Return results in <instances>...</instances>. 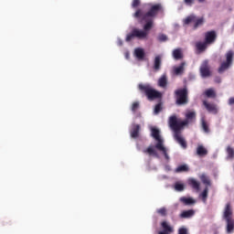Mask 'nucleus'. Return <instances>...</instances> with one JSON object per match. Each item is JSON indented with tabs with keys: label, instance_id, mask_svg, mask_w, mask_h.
<instances>
[{
	"label": "nucleus",
	"instance_id": "obj_1",
	"mask_svg": "<svg viewBox=\"0 0 234 234\" xmlns=\"http://www.w3.org/2000/svg\"><path fill=\"white\" fill-rule=\"evenodd\" d=\"M149 6L150 7L146 13H144L142 9H137L134 13L133 17L140 19V21H144L146 24L144 26V30L133 28L132 32L126 36L125 41H127V43L133 41L134 37L137 39H145L149 35V30L153 28V17H156L158 13L164 10L162 4H149Z\"/></svg>",
	"mask_w": 234,
	"mask_h": 234
},
{
	"label": "nucleus",
	"instance_id": "obj_2",
	"mask_svg": "<svg viewBox=\"0 0 234 234\" xmlns=\"http://www.w3.org/2000/svg\"><path fill=\"white\" fill-rule=\"evenodd\" d=\"M151 136H153V138L156 140L157 143L154 146H148L143 151V153H144V154H148L149 156H154L155 158H159L160 155H158V152H156L157 149V151H160L164 154L165 160L169 161L167 148H165V146L164 145V139L162 138V136H160V130H158L157 128H152Z\"/></svg>",
	"mask_w": 234,
	"mask_h": 234
},
{
	"label": "nucleus",
	"instance_id": "obj_3",
	"mask_svg": "<svg viewBox=\"0 0 234 234\" xmlns=\"http://www.w3.org/2000/svg\"><path fill=\"white\" fill-rule=\"evenodd\" d=\"M222 218L225 220L226 232L231 234L234 232V218H233V207L231 203H227L224 209Z\"/></svg>",
	"mask_w": 234,
	"mask_h": 234
},
{
	"label": "nucleus",
	"instance_id": "obj_4",
	"mask_svg": "<svg viewBox=\"0 0 234 234\" xmlns=\"http://www.w3.org/2000/svg\"><path fill=\"white\" fill-rule=\"evenodd\" d=\"M138 90L142 94H144L146 96L147 100L149 101H153L154 100H162V92L154 90L151 84L146 83V84H139L138 85Z\"/></svg>",
	"mask_w": 234,
	"mask_h": 234
},
{
	"label": "nucleus",
	"instance_id": "obj_5",
	"mask_svg": "<svg viewBox=\"0 0 234 234\" xmlns=\"http://www.w3.org/2000/svg\"><path fill=\"white\" fill-rule=\"evenodd\" d=\"M196 118H197V113L195 112H188L186 113V120L178 121V119L176 118V115H173L169 118L168 123L169 125H172L173 122H175L177 127H179L180 129H184L186 125H189V123H193Z\"/></svg>",
	"mask_w": 234,
	"mask_h": 234
},
{
	"label": "nucleus",
	"instance_id": "obj_6",
	"mask_svg": "<svg viewBox=\"0 0 234 234\" xmlns=\"http://www.w3.org/2000/svg\"><path fill=\"white\" fill-rule=\"evenodd\" d=\"M176 104L178 106L189 103V91L187 88L177 89L175 90Z\"/></svg>",
	"mask_w": 234,
	"mask_h": 234
},
{
	"label": "nucleus",
	"instance_id": "obj_7",
	"mask_svg": "<svg viewBox=\"0 0 234 234\" xmlns=\"http://www.w3.org/2000/svg\"><path fill=\"white\" fill-rule=\"evenodd\" d=\"M169 127L174 132V139L176 142H177L183 149H187V142H186V139H184L180 133L182 128L176 126V122H175V121H172V124H169Z\"/></svg>",
	"mask_w": 234,
	"mask_h": 234
},
{
	"label": "nucleus",
	"instance_id": "obj_8",
	"mask_svg": "<svg viewBox=\"0 0 234 234\" xmlns=\"http://www.w3.org/2000/svg\"><path fill=\"white\" fill-rule=\"evenodd\" d=\"M225 58H226V61H223L220 64L219 68L218 69V74H222L223 72H226V70H228V69H229V67L233 65V58H234L233 50H229L225 54Z\"/></svg>",
	"mask_w": 234,
	"mask_h": 234
},
{
	"label": "nucleus",
	"instance_id": "obj_9",
	"mask_svg": "<svg viewBox=\"0 0 234 234\" xmlns=\"http://www.w3.org/2000/svg\"><path fill=\"white\" fill-rule=\"evenodd\" d=\"M199 72L202 78H209L211 76V67H209V60H204L202 62Z\"/></svg>",
	"mask_w": 234,
	"mask_h": 234
},
{
	"label": "nucleus",
	"instance_id": "obj_10",
	"mask_svg": "<svg viewBox=\"0 0 234 234\" xmlns=\"http://www.w3.org/2000/svg\"><path fill=\"white\" fill-rule=\"evenodd\" d=\"M217 41V31L211 30L205 33V42L213 45Z\"/></svg>",
	"mask_w": 234,
	"mask_h": 234
},
{
	"label": "nucleus",
	"instance_id": "obj_11",
	"mask_svg": "<svg viewBox=\"0 0 234 234\" xmlns=\"http://www.w3.org/2000/svg\"><path fill=\"white\" fill-rule=\"evenodd\" d=\"M203 105L207 112H210L211 114H218V106H217V104L203 101Z\"/></svg>",
	"mask_w": 234,
	"mask_h": 234
},
{
	"label": "nucleus",
	"instance_id": "obj_12",
	"mask_svg": "<svg viewBox=\"0 0 234 234\" xmlns=\"http://www.w3.org/2000/svg\"><path fill=\"white\" fill-rule=\"evenodd\" d=\"M161 227L163 230L159 231L158 234H171L175 233V229L167 223V221L161 222Z\"/></svg>",
	"mask_w": 234,
	"mask_h": 234
},
{
	"label": "nucleus",
	"instance_id": "obj_13",
	"mask_svg": "<svg viewBox=\"0 0 234 234\" xmlns=\"http://www.w3.org/2000/svg\"><path fill=\"white\" fill-rule=\"evenodd\" d=\"M140 124H133L132 129L130 130V136L131 138H138L140 136Z\"/></svg>",
	"mask_w": 234,
	"mask_h": 234
},
{
	"label": "nucleus",
	"instance_id": "obj_14",
	"mask_svg": "<svg viewBox=\"0 0 234 234\" xmlns=\"http://www.w3.org/2000/svg\"><path fill=\"white\" fill-rule=\"evenodd\" d=\"M188 186L192 187V189H195V191H200V182H198L197 179L190 177L187 180Z\"/></svg>",
	"mask_w": 234,
	"mask_h": 234
},
{
	"label": "nucleus",
	"instance_id": "obj_15",
	"mask_svg": "<svg viewBox=\"0 0 234 234\" xmlns=\"http://www.w3.org/2000/svg\"><path fill=\"white\" fill-rule=\"evenodd\" d=\"M134 56L139 61H144L145 58V51L142 48H137L134 49Z\"/></svg>",
	"mask_w": 234,
	"mask_h": 234
},
{
	"label": "nucleus",
	"instance_id": "obj_16",
	"mask_svg": "<svg viewBox=\"0 0 234 234\" xmlns=\"http://www.w3.org/2000/svg\"><path fill=\"white\" fill-rule=\"evenodd\" d=\"M207 47H209V45L207 43H206V41L196 43V48H197L198 54H202V52H205L207 50Z\"/></svg>",
	"mask_w": 234,
	"mask_h": 234
},
{
	"label": "nucleus",
	"instance_id": "obj_17",
	"mask_svg": "<svg viewBox=\"0 0 234 234\" xmlns=\"http://www.w3.org/2000/svg\"><path fill=\"white\" fill-rule=\"evenodd\" d=\"M185 67H186V62H182L178 67H175L174 74L176 76H182V74H184V70H186Z\"/></svg>",
	"mask_w": 234,
	"mask_h": 234
},
{
	"label": "nucleus",
	"instance_id": "obj_18",
	"mask_svg": "<svg viewBox=\"0 0 234 234\" xmlns=\"http://www.w3.org/2000/svg\"><path fill=\"white\" fill-rule=\"evenodd\" d=\"M161 67H162V57L160 55H157L154 58V70L158 72V70H160Z\"/></svg>",
	"mask_w": 234,
	"mask_h": 234
},
{
	"label": "nucleus",
	"instance_id": "obj_19",
	"mask_svg": "<svg viewBox=\"0 0 234 234\" xmlns=\"http://www.w3.org/2000/svg\"><path fill=\"white\" fill-rule=\"evenodd\" d=\"M180 218H191V217H195V210H184L180 215Z\"/></svg>",
	"mask_w": 234,
	"mask_h": 234
},
{
	"label": "nucleus",
	"instance_id": "obj_20",
	"mask_svg": "<svg viewBox=\"0 0 234 234\" xmlns=\"http://www.w3.org/2000/svg\"><path fill=\"white\" fill-rule=\"evenodd\" d=\"M180 202H182V204H184L185 206H193V204H195L197 201H195V199L191 198V197H180Z\"/></svg>",
	"mask_w": 234,
	"mask_h": 234
},
{
	"label": "nucleus",
	"instance_id": "obj_21",
	"mask_svg": "<svg viewBox=\"0 0 234 234\" xmlns=\"http://www.w3.org/2000/svg\"><path fill=\"white\" fill-rule=\"evenodd\" d=\"M197 156H206L207 154V149L204 147V145L199 144L197 148Z\"/></svg>",
	"mask_w": 234,
	"mask_h": 234
},
{
	"label": "nucleus",
	"instance_id": "obj_22",
	"mask_svg": "<svg viewBox=\"0 0 234 234\" xmlns=\"http://www.w3.org/2000/svg\"><path fill=\"white\" fill-rule=\"evenodd\" d=\"M204 95L207 98H212V99L217 98V92L215 91V90L213 88L206 90L204 92Z\"/></svg>",
	"mask_w": 234,
	"mask_h": 234
},
{
	"label": "nucleus",
	"instance_id": "obj_23",
	"mask_svg": "<svg viewBox=\"0 0 234 234\" xmlns=\"http://www.w3.org/2000/svg\"><path fill=\"white\" fill-rule=\"evenodd\" d=\"M158 85L159 87H162L163 89H165L167 87V76L162 75V77L158 80Z\"/></svg>",
	"mask_w": 234,
	"mask_h": 234
},
{
	"label": "nucleus",
	"instance_id": "obj_24",
	"mask_svg": "<svg viewBox=\"0 0 234 234\" xmlns=\"http://www.w3.org/2000/svg\"><path fill=\"white\" fill-rule=\"evenodd\" d=\"M173 58L174 59H176V60L182 59V58H184V55L182 54V49L180 48L174 49Z\"/></svg>",
	"mask_w": 234,
	"mask_h": 234
},
{
	"label": "nucleus",
	"instance_id": "obj_25",
	"mask_svg": "<svg viewBox=\"0 0 234 234\" xmlns=\"http://www.w3.org/2000/svg\"><path fill=\"white\" fill-rule=\"evenodd\" d=\"M189 172V166L187 165H180L176 168V173H187Z\"/></svg>",
	"mask_w": 234,
	"mask_h": 234
},
{
	"label": "nucleus",
	"instance_id": "obj_26",
	"mask_svg": "<svg viewBox=\"0 0 234 234\" xmlns=\"http://www.w3.org/2000/svg\"><path fill=\"white\" fill-rule=\"evenodd\" d=\"M209 193V188L205 187V189L203 190V192L201 193L200 197L202 198V202H204V204H206V202H207V195Z\"/></svg>",
	"mask_w": 234,
	"mask_h": 234
},
{
	"label": "nucleus",
	"instance_id": "obj_27",
	"mask_svg": "<svg viewBox=\"0 0 234 234\" xmlns=\"http://www.w3.org/2000/svg\"><path fill=\"white\" fill-rule=\"evenodd\" d=\"M199 178L201 182L205 184V186H211V180H209V177H207V176H206L205 174L201 175Z\"/></svg>",
	"mask_w": 234,
	"mask_h": 234
},
{
	"label": "nucleus",
	"instance_id": "obj_28",
	"mask_svg": "<svg viewBox=\"0 0 234 234\" xmlns=\"http://www.w3.org/2000/svg\"><path fill=\"white\" fill-rule=\"evenodd\" d=\"M194 28L197 29L198 27H202L204 25V17L201 18H196L194 21Z\"/></svg>",
	"mask_w": 234,
	"mask_h": 234
},
{
	"label": "nucleus",
	"instance_id": "obj_29",
	"mask_svg": "<svg viewBox=\"0 0 234 234\" xmlns=\"http://www.w3.org/2000/svg\"><path fill=\"white\" fill-rule=\"evenodd\" d=\"M197 19V16H195V15H191L189 16H187L185 20H184V24L185 25H189V23H195V20Z\"/></svg>",
	"mask_w": 234,
	"mask_h": 234
},
{
	"label": "nucleus",
	"instance_id": "obj_30",
	"mask_svg": "<svg viewBox=\"0 0 234 234\" xmlns=\"http://www.w3.org/2000/svg\"><path fill=\"white\" fill-rule=\"evenodd\" d=\"M227 154H228V158H229V160H233L234 149L231 146L227 147Z\"/></svg>",
	"mask_w": 234,
	"mask_h": 234
},
{
	"label": "nucleus",
	"instance_id": "obj_31",
	"mask_svg": "<svg viewBox=\"0 0 234 234\" xmlns=\"http://www.w3.org/2000/svg\"><path fill=\"white\" fill-rule=\"evenodd\" d=\"M156 213L158 215H161V217H167V208L165 207H161L156 210Z\"/></svg>",
	"mask_w": 234,
	"mask_h": 234
},
{
	"label": "nucleus",
	"instance_id": "obj_32",
	"mask_svg": "<svg viewBox=\"0 0 234 234\" xmlns=\"http://www.w3.org/2000/svg\"><path fill=\"white\" fill-rule=\"evenodd\" d=\"M185 188H186V187H185L184 184H182V183H176V184H175V189H176V191L182 192V191H184Z\"/></svg>",
	"mask_w": 234,
	"mask_h": 234
},
{
	"label": "nucleus",
	"instance_id": "obj_33",
	"mask_svg": "<svg viewBox=\"0 0 234 234\" xmlns=\"http://www.w3.org/2000/svg\"><path fill=\"white\" fill-rule=\"evenodd\" d=\"M138 109H140V102H138V101L133 102L131 107L132 112H136V111H138Z\"/></svg>",
	"mask_w": 234,
	"mask_h": 234
},
{
	"label": "nucleus",
	"instance_id": "obj_34",
	"mask_svg": "<svg viewBox=\"0 0 234 234\" xmlns=\"http://www.w3.org/2000/svg\"><path fill=\"white\" fill-rule=\"evenodd\" d=\"M154 112V114H160V112H162V102L155 105Z\"/></svg>",
	"mask_w": 234,
	"mask_h": 234
},
{
	"label": "nucleus",
	"instance_id": "obj_35",
	"mask_svg": "<svg viewBox=\"0 0 234 234\" xmlns=\"http://www.w3.org/2000/svg\"><path fill=\"white\" fill-rule=\"evenodd\" d=\"M157 39H158V41H160L161 43H164V42L167 41V36H166V35H164V34H160V35L157 37Z\"/></svg>",
	"mask_w": 234,
	"mask_h": 234
},
{
	"label": "nucleus",
	"instance_id": "obj_36",
	"mask_svg": "<svg viewBox=\"0 0 234 234\" xmlns=\"http://www.w3.org/2000/svg\"><path fill=\"white\" fill-rule=\"evenodd\" d=\"M178 234H189V232L186 227H182L178 229Z\"/></svg>",
	"mask_w": 234,
	"mask_h": 234
},
{
	"label": "nucleus",
	"instance_id": "obj_37",
	"mask_svg": "<svg viewBox=\"0 0 234 234\" xmlns=\"http://www.w3.org/2000/svg\"><path fill=\"white\" fill-rule=\"evenodd\" d=\"M202 127L206 133H209V126H207V122H206V121L202 122Z\"/></svg>",
	"mask_w": 234,
	"mask_h": 234
},
{
	"label": "nucleus",
	"instance_id": "obj_38",
	"mask_svg": "<svg viewBox=\"0 0 234 234\" xmlns=\"http://www.w3.org/2000/svg\"><path fill=\"white\" fill-rule=\"evenodd\" d=\"M132 6L133 8H138L140 6V0H133Z\"/></svg>",
	"mask_w": 234,
	"mask_h": 234
},
{
	"label": "nucleus",
	"instance_id": "obj_39",
	"mask_svg": "<svg viewBox=\"0 0 234 234\" xmlns=\"http://www.w3.org/2000/svg\"><path fill=\"white\" fill-rule=\"evenodd\" d=\"M184 3L187 6H193V4L195 3V0H184Z\"/></svg>",
	"mask_w": 234,
	"mask_h": 234
},
{
	"label": "nucleus",
	"instance_id": "obj_40",
	"mask_svg": "<svg viewBox=\"0 0 234 234\" xmlns=\"http://www.w3.org/2000/svg\"><path fill=\"white\" fill-rule=\"evenodd\" d=\"M229 105H234V97H231V98L229 100Z\"/></svg>",
	"mask_w": 234,
	"mask_h": 234
},
{
	"label": "nucleus",
	"instance_id": "obj_41",
	"mask_svg": "<svg viewBox=\"0 0 234 234\" xmlns=\"http://www.w3.org/2000/svg\"><path fill=\"white\" fill-rule=\"evenodd\" d=\"M129 56H130L129 52H126V53H125V58H126V59H129Z\"/></svg>",
	"mask_w": 234,
	"mask_h": 234
},
{
	"label": "nucleus",
	"instance_id": "obj_42",
	"mask_svg": "<svg viewBox=\"0 0 234 234\" xmlns=\"http://www.w3.org/2000/svg\"><path fill=\"white\" fill-rule=\"evenodd\" d=\"M198 3H204L206 0H197Z\"/></svg>",
	"mask_w": 234,
	"mask_h": 234
}]
</instances>
